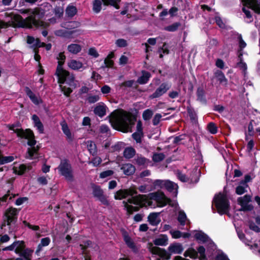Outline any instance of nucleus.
<instances>
[{"instance_id": "obj_14", "label": "nucleus", "mask_w": 260, "mask_h": 260, "mask_svg": "<svg viewBox=\"0 0 260 260\" xmlns=\"http://www.w3.org/2000/svg\"><path fill=\"white\" fill-rule=\"evenodd\" d=\"M66 58V57L64 54V52H60L58 54L57 57V59L58 60V64L56 69V72H57V74H58L60 71H63L65 73H68V71L64 70L62 67L64 63Z\"/></svg>"}, {"instance_id": "obj_63", "label": "nucleus", "mask_w": 260, "mask_h": 260, "mask_svg": "<svg viewBox=\"0 0 260 260\" xmlns=\"http://www.w3.org/2000/svg\"><path fill=\"white\" fill-rule=\"evenodd\" d=\"M135 161L136 164L139 166L144 165L147 161V158L144 157H137V158H135Z\"/></svg>"}, {"instance_id": "obj_42", "label": "nucleus", "mask_w": 260, "mask_h": 260, "mask_svg": "<svg viewBox=\"0 0 260 260\" xmlns=\"http://www.w3.org/2000/svg\"><path fill=\"white\" fill-rule=\"evenodd\" d=\"M165 181L157 179L153 182V185L150 187V190H152L157 188H162L164 187Z\"/></svg>"}, {"instance_id": "obj_51", "label": "nucleus", "mask_w": 260, "mask_h": 260, "mask_svg": "<svg viewBox=\"0 0 260 260\" xmlns=\"http://www.w3.org/2000/svg\"><path fill=\"white\" fill-rule=\"evenodd\" d=\"M14 159L12 156H0V165H3L12 162Z\"/></svg>"}, {"instance_id": "obj_24", "label": "nucleus", "mask_w": 260, "mask_h": 260, "mask_svg": "<svg viewBox=\"0 0 260 260\" xmlns=\"http://www.w3.org/2000/svg\"><path fill=\"white\" fill-rule=\"evenodd\" d=\"M150 77L151 74L149 72L146 71H142V75L138 78L137 82L140 84H146L148 82Z\"/></svg>"}, {"instance_id": "obj_16", "label": "nucleus", "mask_w": 260, "mask_h": 260, "mask_svg": "<svg viewBox=\"0 0 260 260\" xmlns=\"http://www.w3.org/2000/svg\"><path fill=\"white\" fill-rule=\"evenodd\" d=\"M159 213L152 212L150 213L148 216V221L149 224L152 226H157L160 223L161 220L158 216Z\"/></svg>"}, {"instance_id": "obj_36", "label": "nucleus", "mask_w": 260, "mask_h": 260, "mask_svg": "<svg viewBox=\"0 0 260 260\" xmlns=\"http://www.w3.org/2000/svg\"><path fill=\"white\" fill-rule=\"evenodd\" d=\"M15 242H16L17 243L16 244L15 252L17 254H19L20 253H21V252H22L23 251H24L25 250V243L23 241H15Z\"/></svg>"}, {"instance_id": "obj_19", "label": "nucleus", "mask_w": 260, "mask_h": 260, "mask_svg": "<svg viewBox=\"0 0 260 260\" xmlns=\"http://www.w3.org/2000/svg\"><path fill=\"white\" fill-rule=\"evenodd\" d=\"M61 129L63 134L66 136L67 140L69 143H71L74 140V136L72 135L67 123L65 122L60 123Z\"/></svg>"}, {"instance_id": "obj_10", "label": "nucleus", "mask_w": 260, "mask_h": 260, "mask_svg": "<svg viewBox=\"0 0 260 260\" xmlns=\"http://www.w3.org/2000/svg\"><path fill=\"white\" fill-rule=\"evenodd\" d=\"M170 88V86L168 83H162L160 85L158 88L149 96V98L151 99L158 98L166 93Z\"/></svg>"}, {"instance_id": "obj_49", "label": "nucleus", "mask_w": 260, "mask_h": 260, "mask_svg": "<svg viewBox=\"0 0 260 260\" xmlns=\"http://www.w3.org/2000/svg\"><path fill=\"white\" fill-rule=\"evenodd\" d=\"M153 115V112L150 109H146L145 110L142 114V117L143 119L145 121L149 120L151 119Z\"/></svg>"}, {"instance_id": "obj_50", "label": "nucleus", "mask_w": 260, "mask_h": 260, "mask_svg": "<svg viewBox=\"0 0 260 260\" xmlns=\"http://www.w3.org/2000/svg\"><path fill=\"white\" fill-rule=\"evenodd\" d=\"M50 243V239L49 237H45L42 238L41 240V243L38 245V249L37 251H38L40 250L42 246H47Z\"/></svg>"}, {"instance_id": "obj_6", "label": "nucleus", "mask_w": 260, "mask_h": 260, "mask_svg": "<svg viewBox=\"0 0 260 260\" xmlns=\"http://www.w3.org/2000/svg\"><path fill=\"white\" fill-rule=\"evenodd\" d=\"M55 75L57 77L58 83L63 84L66 82L70 86H74L75 77L74 75L71 74L69 71L68 73L60 71L58 74L57 72H55Z\"/></svg>"}, {"instance_id": "obj_38", "label": "nucleus", "mask_w": 260, "mask_h": 260, "mask_svg": "<svg viewBox=\"0 0 260 260\" xmlns=\"http://www.w3.org/2000/svg\"><path fill=\"white\" fill-rule=\"evenodd\" d=\"M248 186V185H246L242 183L240 181L239 185L236 188L235 192L238 195H241L247 192L246 188Z\"/></svg>"}, {"instance_id": "obj_11", "label": "nucleus", "mask_w": 260, "mask_h": 260, "mask_svg": "<svg viewBox=\"0 0 260 260\" xmlns=\"http://www.w3.org/2000/svg\"><path fill=\"white\" fill-rule=\"evenodd\" d=\"M131 198L127 200V202L136 205L140 206V207H143L145 202L146 201V196L145 194H139L135 196H131Z\"/></svg>"}, {"instance_id": "obj_33", "label": "nucleus", "mask_w": 260, "mask_h": 260, "mask_svg": "<svg viewBox=\"0 0 260 260\" xmlns=\"http://www.w3.org/2000/svg\"><path fill=\"white\" fill-rule=\"evenodd\" d=\"M41 147L39 145L36 146H34L30 148H28L27 150V154L28 156L27 158L32 159L35 154H38Z\"/></svg>"}, {"instance_id": "obj_12", "label": "nucleus", "mask_w": 260, "mask_h": 260, "mask_svg": "<svg viewBox=\"0 0 260 260\" xmlns=\"http://www.w3.org/2000/svg\"><path fill=\"white\" fill-rule=\"evenodd\" d=\"M23 137H21V139H27V144L30 147L35 146L37 144V141L35 140V136L33 131L30 128L25 129L24 134L23 135Z\"/></svg>"}, {"instance_id": "obj_56", "label": "nucleus", "mask_w": 260, "mask_h": 260, "mask_svg": "<svg viewBox=\"0 0 260 260\" xmlns=\"http://www.w3.org/2000/svg\"><path fill=\"white\" fill-rule=\"evenodd\" d=\"M115 44L118 47L123 48L127 46V41L123 39H118L116 41Z\"/></svg>"}, {"instance_id": "obj_53", "label": "nucleus", "mask_w": 260, "mask_h": 260, "mask_svg": "<svg viewBox=\"0 0 260 260\" xmlns=\"http://www.w3.org/2000/svg\"><path fill=\"white\" fill-rule=\"evenodd\" d=\"M54 13L56 17L60 18L63 13V9L60 6H56L54 9Z\"/></svg>"}, {"instance_id": "obj_57", "label": "nucleus", "mask_w": 260, "mask_h": 260, "mask_svg": "<svg viewBox=\"0 0 260 260\" xmlns=\"http://www.w3.org/2000/svg\"><path fill=\"white\" fill-rule=\"evenodd\" d=\"M238 39L239 41V50L242 51V50L246 47V43L245 42V41L243 40L242 35L241 34L239 35L238 36Z\"/></svg>"}, {"instance_id": "obj_55", "label": "nucleus", "mask_w": 260, "mask_h": 260, "mask_svg": "<svg viewBox=\"0 0 260 260\" xmlns=\"http://www.w3.org/2000/svg\"><path fill=\"white\" fill-rule=\"evenodd\" d=\"M187 111L191 120H194L197 119V114L193 109L187 107Z\"/></svg>"}, {"instance_id": "obj_9", "label": "nucleus", "mask_w": 260, "mask_h": 260, "mask_svg": "<svg viewBox=\"0 0 260 260\" xmlns=\"http://www.w3.org/2000/svg\"><path fill=\"white\" fill-rule=\"evenodd\" d=\"M136 194H137V191L134 189H121L115 193L114 199L116 200H121L128 196H132Z\"/></svg>"}, {"instance_id": "obj_29", "label": "nucleus", "mask_w": 260, "mask_h": 260, "mask_svg": "<svg viewBox=\"0 0 260 260\" xmlns=\"http://www.w3.org/2000/svg\"><path fill=\"white\" fill-rule=\"evenodd\" d=\"M194 237L197 240L203 243L207 242L209 239L208 236L201 231L197 232L194 234Z\"/></svg>"}, {"instance_id": "obj_31", "label": "nucleus", "mask_w": 260, "mask_h": 260, "mask_svg": "<svg viewBox=\"0 0 260 260\" xmlns=\"http://www.w3.org/2000/svg\"><path fill=\"white\" fill-rule=\"evenodd\" d=\"M185 257H189L192 259L198 258V252L193 248H188L184 253Z\"/></svg>"}, {"instance_id": "obj_59", "label": "nucleus", "mask_w": 260, "mask_h": 260, "mask_svg": "<svg viewBox=\"0 0 260 260\" xmlns=\"http://www.w3.org/2000/svg\"><path fill=\"white\" fill-rule=\"evenodd\" d=\"M253 209V206L251 204H244L241 205V208L239 210V211H251Z\"/></svg>"}, {"instance_id": "obj_45", "label": "nucleus", "mask_w": 260, "mask_h": 260, "mask_svg": "<svg viewBox=\"0 0 260 260\" xmlns=\"http://www.w3.org/2000/svg\"><path fill=\"white\" fill-rule=\"evenodd\" d=\"M165 155L163 153H154L152 156V160L155 162H159L163 160Z\"/></svg>"}, {"instance_id": "obj_54", "label": "nucleus", "mask_w": 260, "mask_h": 260, "mask_svg": "<svg viewBox=\"0 0 260 260\" xmlns=\"http://www.w3.org/2000/svg\"><path fill=\"white\" fill-rule=\"evenodd\" d=\"M100 100V96L98 95H90L88 96L86 100L89 104H93L99 101Z\"/></svg>"}, {"instance_id": "obj_60", "label": "nucleus", "mask_w": 260, "mask_h": 260, "mask_svg": "<svg viewBox=\"0 0 260 260\" xmlns=\"http://www.w3.org/2000/svg\"><path fill=\"white\" fill-rule=\"evenodd\" d=\"M32 251L31 250H29L28 249H26L23 251L22 252L20 253L19 254L23 256L25 259L26 260H30L31 259V252Z\"/></svg>"}, {"instance_id": "obj_23", "label": "nucleus", "mask_w": 260, "mask_h": 260, "mask_svg": "<svg viewBox=\"0 0 260 260\" xmlns=\"http://www.w3.org/2000/svg\"><path fill=\"white\" fill-rule=\"evenodd\" d=\"M106 108L104 104L102 105H99L94 108L93 112L96 115L103 117L106 114Z\"/></svg>"}, {"instance_id": "obj_58", "label": "nucleus", "mask_w": 260, "mask_h": 260, "mask_svg": "<svg viewBox=\"0 0 260 260\" xmlns=\"http://www.w3.org/2000/svg\"><path fill=\"white\" fill-rule=\"evenodd\" d=\"M61 91L63 92L64 95L67 97L70 96L71 93L73 92V90L70 87H67L66 86L60 85Z\"/></svg>"}, {"instance_id": "obj_13", "label": "nucleus", "mask_w": 260, "mask_h": 260, "mask_svg": "<svg viewBox=\"0 0 260 260\" xmlns=\"http://www.w3.org/2000/svg\"><path fill=\"white\" fill-rule=\"evenodd\" d=\"M123 238L127 246L135 253H138L139 251L138 248L126 232L123 233Z\"/></svg>"}, {"instance_id": "obj_18", "label": "nucleus", "mask_w": 260, "mask_h": 260, "mask_svg": "<svg viewBox=\"0 0 260 260\" xmlns=\"http://www.w3.org/2000/svg\"><path fill=\"white\" fill-rule=\"evenodd\" d=\"M168 250L171 254H181L183 250V247L180 243H174L170 244Z\"/></svg>"}, {"instance_id": "obj_44", "label": "nucleus", "mask_w": 260, "mask_h": 260, "mask_svg": "<svg viewBox=\"0 0 260 260\" xmlns=\"http://www.w3.org/2000/svg\"><path fill=\"white\" fill-rule=\"evenodd\" d=\"M100 0H94L93 2L92 10L95 13H99L102 9V3Z\"/></svg>"}, {"instance_id": "obj_27", "label": "nucleus", "mask_w": 260, "mask_h": 260, "mask_svg": "<svg viewBox=\"0 0 260 260\" xmlns=\"http://www.w3.org/2000/svg\"><path fill=\"white\" fill-rule=\"evenodd\" d=\"M197 100L203 103H206L205 90L202 87H199L197 90Z\"/></svg>"}, {"instance_id": "obj_34", "label": "nucleus", "mask_w": 260, "mask_h": 260, "mask_svg": "<svg viewBox=\"0 0 260 260\" xmlns=\"http://www.w3.org/2000/svg\"><path fill=\"white\" fill-rule=\"evenodd\" d=\"M164 187L169 192H173L174 190H177L178 187L177 184L172 181L167 180L165 181Z\"/></svg>"}, {"instance_id": "obj_37", "label": "nucleus", "mask_w": 260, "mask_h": 260, "mask_svg": "<svg viewBox=\"0 0 260 260\" xmlns=\"http://www.w3.org/2000/svg\"><path fill=\"white\" fill-rule=\"evenodd\" d=\"M238 203L239 205L247 204L251 201V196L249 194H245L242 197L238 198Z\"/></svg>"}, {"instance_id": "obj_61", "label": "nucleus", "mask_w": 260, "mask_h": 260, "mask_svg": "<svg viewBox=\"0 0 260 260\" xmlns=\"http://www.w3.org/2000/svg\"><path fill=\"white\" fill-rule=\"evenodd\" d=\"M114 61L112 59H108L107 58H105L104 60V66H102V68H111L114 66Z\"/></svg>"}, {"instance_id": "obj_52", "label": "nucleus", "mask_w": 260, "mask_h": 260, "mask_svg": "<svg viewBox=\"0 0 260 260\" xmlns=\"http://www.w3.org/2000/svg\"><path fill=\"white\" fill-rule=\"evenodd\" d=\"M144 136V133L140 132H135L132 134V138L136 141L137 143L142 142V138Z\"/></svg>"}, {"instance_id": "obj_64", "label": "nucleus", "mask_w": 260, "mask_h": 260, "mask_svg": "<svg viewBox=\"0 0 260 260\" xmlns=\"http://www.w3.org/2000/svg\"><path fill=\"white\" fill-rule=\"evenodd\" d=\"M252 4L255 12L260 14V0H254Z\"/></svg>"}, {"instance_id": "obj_62", "label": "nucleus", "mask_w": 260, "mask_h": 260, "mask_svg": "<svg viewBox=\"0 0 260 260\" xmlns=\"http://www.w3.org/2000/svg\"><path fill=\"white\" fill-rule=\"evenodd\" d=\"M134 83H135L134 80H130L125 81L120 84V87L121 88L122 87H133Z\"/></svg>"}, {"instance_id": "obj_46", "label": "nucleus", "mask_w": 260, "mask_h": 260, "mask_svg": "<svg viewBox=\"0 0 260 260\" xmlns=\"http://www.w3.org/2000/svg\"><path fill=\"white\" fill-rule=\"evenodd\" d=\"M87 149L90 153L92 155H94L97 153L96 146L94 143L90 141V143L87 144Z\"/></svg>"}, {"instance_id": "obj_20", "label": "nucleus", "mask_w": 260, "mask_h": 260, "mask_svg": "<svg viewBox=\"0 0 260 260\" xmlns=\"http://www.w3.org/2000/svg\"><path fill=\"white\" fill-rule=\"evenodd\" d=\"M18 196V193H13L10 190H8L5 194L2 197H0V206H2L4 203L12 201L14 198Z\"/></svg>"}, {"instance_id": "obj_7", "label": "nucleus", "mask_w": 260, "mask_h": 260, "mask_svg": "<svg viewBox=\"0 0 260 260\" xmlns=\"http://www.w3.org/2000/svg\"><path fill=\"white\" fill-rule=\"evenodd\" d=\"M91 186L93 189L92 193L93 196L97 198L103 205L106 206L109 205V201L106 197L104 194V191L101 186L94 183L92 184Z\"/></svg>"}, {"instance_id": "obj_30", "label": "nucleus", "mask_w": 260, "mask_h": 260, "mask_svg": "<svg viewBox=\"0 0 260 260\" xmlns=\"http://www.w3.org/2000/svg\"><path fill=\"white\" fill-rule=\"evenodd\" d=\"M82 47L81 45L77 44H71L68 46V50L69 52L77 54L81 50Z\"/></svg>"}, {"instance_id": "obj_17", "label": "nucleus", "mask_w": 260, "mask_h": 260, "mask_svg": "<svg viewBox=\"0 0 260 260\" xmlns=\"http://www.w3.org/2000/svg\"><path fill=\"white\" fill-rule=\"evenodd\" d=\"M31 120L33 121L34 125L36 127L40 134H43L44 132V125L41 121L39 116L34 114L31 116Z\"/></svg>"}, {"instance_id": "obj_40", "label": "nucleus", "mask_w": 260, "mask_h": 260, "mask_svg": "<svg viewBox=\"0 0 260 260\" xmlns=\"http://www.w3.org/2000/svg\"><path fill=\"white\" fill-rule=\"evenodd\" d=\"M181 25L179 22H177L165 27L164 29L170 32H174L178 30V28Z\"/></svg>"}, {"instance_id": "obj_32", "label": "nucleus", "mask_w": 260, "mask_h": 260, "mask_svg": "<svg viewBox=\"0 0 260 260\" xmlns=\"http://www.w3.org/2000/svg\"><path fill=\"white\" fill-rule=\"evenodd\" d=\"M75 32V30H67L64 29L58 30L56 31L55 35L57 36L67 38H70L71 36Z\"/></svg>"}, {"instance_id": "obj_3", "label": "nucleus", "mask_w": 260, "mask_h": 260, "mask_svg": "<svg viewBox=\"0 0 260 260\" xmlns=\"http://www.w3.org/2000/svg\"><path fill=\"white\" fill-rule=\"evenodd\" d=\"M13 20L17 22L18 27H31L32 25L39 27L44 25V22L43 21L37 19L33 15L28 16L26 20H24L20 15L16 14L14 16Z\"/></svg>"}, {"instance_id": "obj_48", "label": "nucleus", "mask_w": 260, "mask_h": 260, "mask_svg": "<svg viewBox=\"0 0 260 260\" xmlns=\"http://www.w3.org/2000/svg\"><path fill=\"white\" fill-rule=\"evenodd\" d=\"M207 128L212 134H215L217 133V127L216 124L213 122H209L208 124Z\"/></svg>"}, {"instance_id": "obj_8", "label": "nucleus", "mask_w": 260, "mask_h": 260, "mask_svg": "<svg viewBox=\"0 0 260 260\" xmlns=\"http://www.w3.org/2000/svg\"><path fill=\"white\" fill-rule=\"evenodd\" d=\"M149 250L152 254L159 255L164 260H169L171 258L172 254L164 248L152 246L149 248Z\"/></svg>"}, {"instance_id": "obj_22", "label": "nucleus", "mask_w": 260, "mask_h": 260, "mask_svg": "<svg viewBox=\"0 0 260 260\" xmlns=\"http://www.w3.org/2000/svg\"><path fill=\"white\" fill-rule=\"evenodd\" d=\"M214 76L219 82L220 84L224 85H227L228 81L225 77L224 73L221 70H217L214 73Z\"/></svg>"}, {"instance_id": "obj_26", "label": "nucleus", "mask_w": 260, "mask_h": 260, "mask_svg": "<svg viewBox=\"0 0 260 260\" xmlns=\"http://www.w3.org/2000/svg\"><path fill=\"white\" fill-rule=\"evenodd\" d=\"M19 125H17L15 124H9L8 125L7 127H8L9 129L11 131H13L14 133H15L17 137L21 138V137H23V135L24 134V132H25V129L24 130L22 128H15L16 127L18 126Z\"/></svg>"}, {"instance_id": "obj_5", "label": "nucleus", "mask_w": 260, "mask_h": 260, "mask_svg": "<svg viewBox=\"0 0 260 260\" xmlns=\"http://www.w3.org/2000/svg\"><path fill=\"white\" fill-rule=\"evenodd\" d=\"M57 170L59 174L63 176L67 181L72 182L74 180L73 170L69 159H61Z\"/></svg>"}, {"instance_id": "obj_21", "label": "nucleus", "mask_w": 260, "mask_h": 260, "mask_svg": "<svg viewBox=\"0 0 260 260\" xmlns=\"http://www.w3.org/2000/svg\"><path fill=\"white\" fill-rule=\"evenodd\" d=\"M121 169L123 170L124 174L127 176L132 175L136 171L135 166L131 164L123 165Z\"/></svg>"}, {"instance_id": "obj_41", "label": "nucleus", "mask_w": 260, "mask_h": 260, "mask_svg": "<svg viewBox=\"0 0 260 260\" xmlns=\"http://www.w3.org/2000/svg\"><path fill=\"white\" fill-rule=\"evenodd\" d=\"M66 14L68 17H73L77 13V9L74 6H68L66 10Z\"/></svg>"}, {"instance_id": "obj_15", "label": "nucleus", "mask_w": 260, "mask_h": 260, "mask_svg": "<svg viewBox=\"0 0 260 260\" xmlns=\"http://www.w3.org/2000/svg\"><path fill=\"white\" fill-rule=\"evenodd\" d=\"M150 194V198L157 202H159L162 200H166L169 203L172 202L171 199L166 197L165 193L162 191H158L151 193Z\"/></svg>"}, {"instance_id": "obj_39", "label": "nucleus", "mask_w": 260, "mask_h": 260, "mask_svg": "<svg viewBox=\"0 0 260 260\" xmlns=\"http://www.w3.org/2000/svg\"><path fill=\"white\" fill-rule=\"evenodd\" d=\"M135 154V149L131 147L126 148L123 152L124 156L127 158H131L133 157Z\"/></svg>"}, {"instance_id": "obj_28", "label": "nucleus", "mask_w": 260, "mask_h": 260, "mask_svg": "<svg viewBox=\"0 0 260 260\" xmlns=\"http://www.w3.org/2000/svg\"><path fill=\"white\" fill-rule=\"evenodd\" d=\"M168 238L166 235H161L160 238L155 239L153 241L154 244L156 246H166L168 244Z\"/></svg>"}, {"instance_id": "obj_25", "label": "nucleus", "mask_w": 260, "mask_h": 260, "mask_svg": "<svg viewBox=\"0 0 260 260\" xmlns=\"http://www.w3.org/2000/svg\"><path fill=\"white\" fill-rule=\"evenodd\" d=\"M68 67L74 70H79V69L83 68L85 69V67H83V63L75 59H72L68 63Z\"/></svg>"}, {"instance_id": "obj_2", "label": "nucleus", "mask_w": 260, "mask_h": 260, "mask_svg": "<svg viewBox=\"0 0 260 260\" xmlns=\"http://www.w3.org/2000/svg\"><path fill=\"white\" fill-rule=\"evenodd\" d=\"M19 212V210L13 207L7 209L4 213L3 222L1 225V229L3 230L8 225L9 227V233H12L13 229H11V226L17 222Z\"/></svg>"}, {"instance_id": "obj_1", "label": "nucleus", "mask_w": 260, "mask_h": 260, "mask_svg": "<svg viewBox=\"0 0 260 260\" xmlns=\"http://www.w3.org/2000/svg\"><path fill=\"white\" fill-rule=\"evenodd\" d=\"M137 120L136 116L130 112L121 110L119 116L110 120L112 127L122 133L132 132V128Z\"/></svg>"}, {"instance_id": "obj_4", "label": "nucleus", "mask_w": 260, "mask_h": 260, "mask_svg": "<svg viewBox=\"0 0 260 260\" xmlns=\"http://www.w3.org/2000/svg\"><path fill=\"white\" fill-rule=\"evenodd\" d=\"M213 202L220 215L228 214L230 209V203L226 194L219 192L215 194Z\"/></svg>"}, {"instance_id": "obj_35", "label": "nucleus", "mask_w": 260, "mask_h": 260, "mask_svg": "<svg viewBox=\"0 0 260 260\" xmlns=\"http://www.w3.org/2000/svg\"><path fill=\"white\" fill-rule=\"evenodd\" d=\"M105 6H111L116 9L120 8L119 3L121 0H101Z\"/></svg>"}, {"instance_id": "obj_47", "label": "nucleus", "mask_w": 260, "mask_h": 260, "mask_svg": "<svg viewBox=\"0 0 260 260\" xmlns=\"http://www.w3.org/2000/svg\"><path fill=\"white\" fill-rule=\"evenodd\" d=\"M187 217L186 214L183 211H180L179 212L178 216V221L180 222V224L182 225H184L185 224V221L186 220Z\"/></svg>"}, {"instance_id": "obj_43", "label": "nucleus", "mask_w": 260, "mask_h": 260, "mask_svg": "<svg viewBox=\"0 0 260 260\" xmlns=\"http://www.w3.org/2000/svg\"><path fill=\"white\" fill-rule=\"evenodd\" d=\"M198 254H200V256L199 258L200 260H207V257L206 255V249L203 246H199L197 248Z\"/></svg>"}]
</instances>
